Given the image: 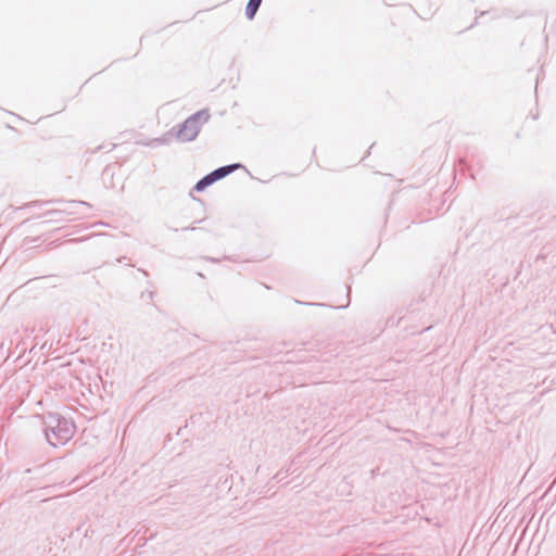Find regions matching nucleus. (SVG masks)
<instances>
[{
	"instance_id": "obj_3",
	"label": "nucleus",
	"mask_w": 556,
	"mask_h": 556,
	"mask_svg": "<svg viewBox=\"0 0 556 556\" xmlns=\"http://www.w3.org/2000/svg\"><path fill=\"white\" fill-rule=\"evenodd\" d=\"M262 0H250L248 2L245 13L249 18H253L256 11L258 10V7L261 4Z\"/></svg>"
},
{
	"instance_id": "obj_1",
	"label": "nucleus",
	"mask_w": 556,
	"mask_h": 556,
	"mask_svg": "<svg viewBox=\"0 0 556 556\" xmlns=\"http://www.w3.org/2000/svg\"><path fill=\"white\" fill-rule=\"evenodd\" d=\"M201 119L206 121L207 114L202 112V113H198V114L191 116L190 118H188L181 126V128L178 132V137L184 141H189V140L194 139L197 137V135L199 134V130H200L199 121H201Z\"/></svg>"
},
{
	"instance_id": "obj_2",
	"label": "nucleus",
	"mask_w": 556,
	"mask_h": 556,
	"mask_svg": "<svg viewBox=\"0 0 556 556\" xmlns=\"http://www.w3.org/2000/svg\"><path fill=\"white\" fill-rule=\"evenodd\" d=\"M239 167H240V164H233V165L220 167V168L212 172L211 174H208L207 176L202 178L200 181H198V184L195 185V190L203 191L207 186L212 185L213 182H215L218 179L224 178L225 176L232 173L235 169H237Z\"/></svg>"
}]
</instances>
